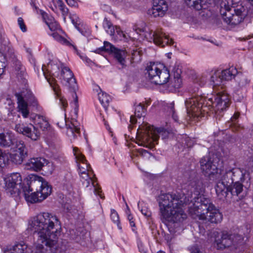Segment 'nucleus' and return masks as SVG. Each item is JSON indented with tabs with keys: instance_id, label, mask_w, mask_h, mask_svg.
<instances>
[{
	"instance_id": "a211bd4d",
	"label": "nucleus",
	"mask_w": 253,
	"mask_h": 253,
	"mask_svg": "<svg viewBox=\"0 0 253 253\" xmlns=\"http://www.w3.org/2000/svg\"><path fill=\"white\" fill-rule=\"evenodd\" d=\"M70 18L75 28L83 36L86 37L90 36L91 33L90 28L86 24L83 22L76 14L70 15Z\"/></svg>"
},
{
	"instance_id": "393cba45",
	"label": "nucleus",
	"mask_w": 253,
	"mask_h": 253,
	"mask_svg": "<svg viewBox=\"0 0 253 253\" xmlns=\"http://www.w3.org/2000/svg\"><path fill=\"white\" fill-rule=\"evenodd\" d=\"M146 106L141 103L136 106L135 108V117L131 116L130 118V122L131 125H134L137 122L135 118L136 117L140 119L142 117L145 116Z\"/></svg>"
},
{
	"instance_id": "20e7f679",
	"label": "nucleus",
	"mask_w": 253,
	"mask_h": 253,
	"mask_svg": "<svg viewBox=\"0 0 253 253\" xmlns=\"http://www.w3.org/2000/svg\"><path fill=\"white\" fill-rule=\"evenodd\" d=\"M186 202H183L180 196L175 194H161L158 203L162 218L173 222L182 221L187 216L182 209Z\"/></svg>"
},
{
	"instance_id": "cd10ccee",
	"label": "nucleus",
	"mask_w": 253,
	"mask_h": 253,
	"mask_svg": "<svg viewBox=\"0 0 253 253\" xmlns=\"http://www.w3.org/2000/svg\"><path fill=\"white\" fill-rule=\"evenodd\" d=\"M230 172H231V169H226L222 170L219 169L218 173H216L215 179H220V180L223 181L228 185L233 184V181L230 182V178L232 179V177L230 176L228 174Z\"/></svg>"
},
{
	"instance_id": "13d9d810",
	"label": "nucleus",
	"mask_w": 253,
	"mask_h": 253,
	"mask_svg": "<svg viewBox=\"0 0 253 253\" xmlns=\"http://www.w3.org/2000/svg\"><path fill=\"white\" fill-rule=\"evenodd\" d=\"M58 97L59 99V104L64 110H65L66 108L68 106L67 100L63 96H59Z\"/></svg>"
},
{
	"instance_id": "79ce46f5",
	"label": "nucleus",
	"mask_w": 253,
	"mask_h": 253,
	"mask_svg": "<svg viewBox=\"0 0 253 253\" xmlns=\"http://www.w3.org/2000/svg\"><path fill=\"white\" fill-rule=\"evenodd\" d=\"M12 249L14 253H24L27 249V245L24 242H21L15 245Z\"/></svg>"
},
{
	"instance_id": "680f3d73",
	"label": "nucleus",
	"mask_w": 253,
	"mask_h": 253,
	"mask_svg": "<svg viewBox=\"0 0 253 253\" xmlns=\"http://www.w3.org/2000/svg\"><path fill=\"white\" fill-rule=\"evenodd\" d=\"M138 247L139 251L141 253H147V249L144 247L141 243H138Z\"/></svg>"
},
{
	"instance_id": "ea45409f",
	"label": "nucleus",
	"mask_w": 253,
	"mask_h": 253,
	"mask_svg": "<svg viewBox=\"0 0 253 253\" xmlns=\"http://www.w3.org/2000/svg\"><path fill=\"white\" fill-rule=\"evenodd\" d=\"M53 39L59 42L66 45H70V42L65 38L60 35L57 31L53 32L50 35Z\"/></svg>"
},
{
	"instance_id": "f257e3e1",
	"label": "nucleus",
	"mask_w": 253,
	"mask_h": 253,
	"mask_svg": "<svg viewBox=\"0 0 253 253\" xmlns=\"http://www.w3.org/2000/svg\"><path fill=\"white\" fill-rule=\"evenodd\" d=\"M29 228L38 235L34 253H66L69 248L66 240L59 239L61 225L52 213L42 212L30 219Z\"/></svg>"
},
{
	"instance_id": "3c124183",
	"label": "nucleus",
	"mask_w": 253,
	"mask_h": 253,
	"mask_svg": "<svg viewBox=\"0 0 253 253\" xmlns=\"http://www.w3.org/2000/svg\"><path fill=\"white\" fill-rule=\"evenodd\" d=\"M103 44L104 47L105 48V52L111 54L116 47L113 44L107 41L104 42Z\"/></svg>"
},
{
	"instance_id": "a19ab883",
	"label": "nucleus",
	"mask_w": 253,
	"mask_h": 253,
	"mask_svg": "<svg viewBox=\"0 0 253 253\" xmlns=\"http://www.w3.org/2000/svg\"><path fill=\"white\" fill-rule=\"evenodd\" d=\"M9 154L0 150V167L6 166L9 161Z\"/></svg>"
},
{
	"instance_id": "69168bd1",
	"label": "nucleus",
	"mask_w": 253,
	"mask_h": 253,
	"mask_svg": "<svg viewBox=\"0 0 253 253\" xmlns=\"http://www.w3.org/2000/svg\"><path fill=\"white\" fill-rule=\"evenodd\" d=\"M57 125L60 127V128H62L64 126L66 125V121H65V119H62L61 121L60 122H57Z\"/></svg>"
},
{
	"instance_id": "1a4fd4ad",
	"label": "nucleus",
	"mask_w": 253,
	"mask_h": 253,
	"mask_svg": "<svg viewBox=\"0 0 253 253\" xmlns=\"http://www.w3.org/2000/svg\"><path fill=\"white\" fill-rule=\"evenodd\" d=\"M244 242V237L241 234L227 233H223L221 239L216 241L217 248L221 250L225 248L235 249Z\"/></svg>"
},
{
	"instance_id": "ddd939ff",
	"label": "nucleus",
	"mask_w": 253,
	"mask_h": 253,
	"mask_svg": "<svg viewBox=\"0 0 253 253\" xmlns=\"http://www.w3.org/2000/svg\"><path fill=\"white\" fill-rule=\"evenodd\" d=\"M27 149L22 141H18L15 145L11 148V152L9 154L11 161L15 164H21L27 156Z\"/></svg>"
},
{
	"instance_id": "603ef678",
	"label": "nucleus",
	"mask_w": 253,
	"mask_h": 253,
	"mask_svg": "<svg viewBox=\"0 0 253 253\" xmlns=\"http://www.w3.org/2000/svg\"><path fill=\"white\" fill-rule=\"evenodd\" d=\"M171 68V73L173 74V77H176V78L180 77L181 71L177 64H174L171 67H170L169 69Z\"/></svg>"
},
{
	"instance_id": "de8ad7c7",
	"label": "nucleus",
	"mask_w": 253,
	"mask_h": 253,
	"mask_svg": "<svg viewBox=\"0 0 253 253\" xmlns=\"http://www.w3.org/2000/svg\"><path fill=\"white\" fill-rule=\"evenodd\" d=\"M40 13L46 25L54 20V18L42 10H40Z\"/></svg>"
},
{
	"instance_id": "412c9836",
	"label": "nucleus",
	"mask_w": 253,
	"mask_h": 253,
	"mask_svg": "<svg viewBox=\"0 0 253 253\" xmlns=\"http://www.w3.org/2000/svg\"><path fill=\"white\" fill-rule=\"evenodd\" d=\"M216 182L215 187L217 195L220 199H223L227 196V192H229V186L228 184L220 179H214Z\"/></svg>"
},
{
	"instance_id": "6e6d98bb",
	"label": "nucleus",
	"mask_w": 253,
	"mask_h": 253,
	"mask_svg": "<svg viewBox=\"0 0 253 253\" xmlns=\"http://www.w3.org/2000/svg\"><path fill=\"white\" fill-rule=\"evenodd\" d=\"M115 35L116 34L120 38H125L126 35L120 26H115Z\"/></svg>"
},
{
	"instance_id": "e2e57ef3",
	"label": "nucleus",
	"mask_w": 253,
	"mask_h": 253,
	"mask_svg": "<svg viewBox=\"0 0 253 253\" xmlns=\"http://www.w3.org/2000/svg\"><path fill=\"white\" fill-rule=\"evenodd\" d=\"M5 103L6 104H7L9 106L8 109L13 110L14 108V104L10 99L7 98Z\"/></svg>"
},
{
	"instance_id": "4468645a",
	"label": "nucleus",
	"mask_w": 253,
	"mask_h": 253,
	"mask_svg": "<svg viewBox=\"0 0 253 253\" xmlns=\"http://www.w3.org/2000/svg\"><path fill=\"white\" fill-rule=\"evenodd\" d=\"M201 169L204 174L209 176L211 180L215 179L216 173L219 169L212 164L209 157H204L200 161Z\"/></svg>"
},
{
	"instance_id": "473e14b6",
	"label": "nucleus",
	"mask_w": 253,
	"mask_h": 253,
	"mask_svg": "<svg viewBox=\"0 0 253 253\" xmlns=\"http://www.w3.org/2000/svg\"><path fill=\"white\" fill-rule=\"evenodd\" d=\"M98 96L100 103L106 110L109 106L110 102L112 99L111 96L106 93L102 91L98 93Z\"/></svg>"
},
{
	"instance_id": "72a5a7b5",
	"label": "nucleus",
	"mask_w": 253,
	"mask_h": 253,
	"mask_svg": "<svg viewBox=\"0 0 253 253\" xmlns=\"http://www.w3.org/2000/svg\"><path fill=\"white\" fill-rule=\"evenodd\" d=\"M229 186V192L233 196H238L243 191V185L241 182H234Z\"/></svg>"
},
{
	"instance_id": "37998d69",
	"label": "nucleus",
	"mask_w": 253,
	"mask_h": 253,
	"mask_svg": "<svg viewBox=\"0 0 253 253\" xmlns=\"http://www.w3.org/2000/svg\"><path fill=\"white\" fill-rule=\"evenodd\" d=\"M45 161L42 167V170L44 171L48 174H51L54 171L55 167L52 162H49L47 160L45 159Z\"/></svg>"
},
{
	"instance_id": "423d86ee",
	"label": "nucleus",
	"mask_w": 253,
	"mask_h": 253,
	"mask_svg": "<svg viewBox=\"0 0 253 253\" xmlns=\"http://www.w3.org/2000/svg\"><path fill=\"white\" fill-rule=\"evenodd\" d=\"M73 152L83 184L85 187H88L91 183V187H93L94 194L103 199L104 196L101 194L100 188L97 186V183H96V178L94 177L92 170L89 165L87 163L84 156L82 155L77 148H74Z\"/></svg>"
},
{
	"instance_id": "dca6fc26",
	"label": "nucleus",
	"mask_w": 253,
	"mask_h": 253,
	"mask_svg": "<svg viewBox=\"0 0 253 253\" xmlns=\"http://www.w3.org/2000/svg\"><path fill=\"white\" fill-rule=\"evenodd\" d=\"M15 129L17 132L26 135L33 140H37L40 136V132L31 124L27 126L24 124H18L16 125Z\"/></svg>"
},
{
	"instance_id": "f8f14e48",
	"label": "nucleus",
	"mask_w": 253,
	"mask_h": 253,
	"mask_svg": "<svg viewBox=\"0 0 253 253\" xmlns=\"http://www.w3.org/2000/svg\"><path fill=\"white\" fill-rule=\"evenodd\" d=\"M71 93L73 99V101L71 103L73 109L70 113L71 125L67 126V128L68 132L70 131L74 134L75 132L80 133L81 127L79 123L77 121L79 110L77 95L74 91H72Z\"/></svg>"
},
{
	"instance_id": "4be33fe9",
	"label": "nucleus",
	"mask_w": 253,
	"mask_h": 253,
	"mask_svg": "<svg viewBox=\"0 0 253 253\" xmlns=\"http://www.w3.org/2000/svg\"><path fill=\"white\" fill-rule=\"evenodd\" d=\"M230 176L232 177L230 178V182H243L245 180V170L238 168H235L231 169V172L228 173Z\"/></svg>"
},
{
	"instance_id": "4c0bfd02",
	"label": "nucleus",
	"mask_w": 253,
	"mask_h": 253,
	"mask_svg": "<svg viewBox=\"0 0 253 253\" xmlns=\"http://www.w3.org/2000/svg\"><path fill=\"white\" fill-rule=\"evenodd\" d=\"M37 125L39 126L42 130L48 129L49 127L48 122L46 118L42 116H38L36 119Z\"/></svg>"
},
{
	"instance_id": "9b49d317",
	"label": "nucleus",
	"mask_w": 253,
	"mask_h": 253,
	"mask_svg": "<svg viewBox=\"0 0 253 253\" xmlns=\"http://www.w3.org/2000/svg\"><path fill=\"white\" fill-rule=\"evenodd\" d=\"M5 190L10 195L18 194L21 188L22 177L19 173H13L4 179Z\"/></svg>"
},
{
	"instance_id": "0e129e2a",
	"label": "nucleus",
	"mask_w": 253,
	"mask_h": 253,
	"mask_svg": "<svg viewBox=\"0 0 253 253\" xmlns=\"http://www.w3.org/2000/svg\"><path fill=\"white\" fill-rule=\"evenodd\" d=\"M239 114L236 113L234 114L233 116L231 118V121L233 124H235L236 120L239 118Z\"/></svg>"
},
{
	"instance_id": "c9c22d12",
	"label": "nucleus",
	"mask_w": 253,
	"mask_h": 253,
	"mask_svg": "<svg viewBox=\"0 0 253 253\" xmlns=\"http://www.w3.org/2000/svg\"><path fill=\"white\" fill-rule=\"evenodd\" d=\"M223 81L221 73L218 71H215L211 77V81L214 86L220 85Z\"/></svg>"
},
{
	"instance_id": "f3484780",
	"label": "nucleus",
	"mask_w": 253,
	"mask_h": 253,
	"mask_svg": "<svg viewBox=\"0 0 253 253\" xmlns=\"http://www.w3.org/2000/svg\"><path fill=\"white\" fill-rule=\"evenodd\" d=\"M168 5L165 0H153L152 7L148 10V14L154 17H163L168 10Z\"/></svg>"
},
{
	"instance_id": "aec40b11",
	"label": "nucleus",
	"mask_w": 253,
	"mask_h": 253,
	"mask_svg": "<svg viewBox=\"0 0 253 253\" xmlns=\"http://www.w3.org/2000/svg\"><path fill=\"white\" fill-rule=\"evenodd\" d=\"M170 77L169 70L164 67L163 69L160 70L158 76L156 77L154 84L167 85Z\"/></svg>"
},
{
	"instance_id": "bf43d9fd",
	"label": "nucleus",
	"mask_w": 253,
	"mask_h": 253,
	"mask_svg": "<svg viewBox=\"0 0 253 253\" xmlns=\"http://www.w3.org/2000/svg\"><path fill=\"white\" fill-rule=\"evenodd\" d=\"M27 58L30 63H35L36 59L32 55L31 51L30 49H27Z\"/></svg>"
},
{
	"instance_id": "9d476101",
	"label": "nucleus",
	"mask_w": 253,
	"mask_h": 253,
	"mask_svg": "<svg viewBox=\"0 0 253 253\" xmlns=\"http://www.w3.org/2000/svg\"><path fill=\"white\" fill-rule=\"evenodd\" d=\"M144 37L149 42H153L156 45L165 47L166 45H171L174 43L173 40L170 39L162 30L153 31L149 30L144 33Z\"/></svg>"
},
{
	"instance_id": "0eeeda50",
	"label": "nucleus",
	"mask_w": 253,
	"mask_h": 253,
	"mask_svg": "<svg viewBox=\"0 0 253 253\" xmlns=\"http://www.w3.org/2000/svg\"><path fill=\"white\" fill-rule=\"evenodd\" d=\"M42 64V70L45 78L50 84L54 87L53 83L50 79L47 78V75L59 77V79L65 82L66 85L70 87L74 88L76 86V81L74 74L71 70L68 67L64 66V64Z\"/></svg>"
},
{
	"instance_id": "c85d7f7f",
	"label": "nucleus",
	"mask_w": 253,
	"mask_h": 253,
	"mask_svg": "<svg viewBox=\"0 0 253 253\" xmlns=\"http://www.w3.org/2000/svg\"><path fill=\"white\" fill-rule=\"evenodd\" d=\"M220 73L224 81H229L234 78L237 75L238 70L236 67L232 65Z\"/></svg>"
},
{
	"instance_id": "58836bf2",
	"label": "nucleus",
	"mask_w": 253,
	"mask_h": 253,
	"mask_svg": "<svg viewBox=\"0 0 253 253\" xmlns=\"http://www.w3.org/2000/svg\"><path fill=\"white\" fill-rule=\"evenodd\" d=\"M103 27L107 32L111 36L115 35L114 27L112 22L107 18H105L103 22Z\"/></svg>"
},
{
	"instance_id": "8fccbe9b",
	"label": "nucleus",
	"mask_w": 253,
	"mask_h": 253,
	"mask_svg": "<svg viewBox=\"0 0 253 253\" xmlns=\"http://www.w3.org/2000/svg\"><path fill=\"white\" fill-rule=\"evenodd\" d=\"M15 74L20 77H24L26 75L25 69L21 64H16L15 67Z\"/></svg>"
},
{
	"instance_id": "5701e85b",
	"label": "nucleus",
	"mask_w": 253,
	"mask_h": 253,
	"mask_svg": "<svg viewBox=\"0 0 253 253\" xmlns=\"http://www.w3.org/2000/svg\"><path fill=\"white\" fill-rule=\"evenodd\" d=\"M15 96L17 99L18 111L21 113L23 118H27L30 113L28 103L20 94L16 93Z\"/></svg>"
},
{
	"instance_id": "bb28decb",
	"label": "nucleus",
	"mask_w": 253,
	"mask_h": 253,
	"mask_svg": "<svg viewBox=\"0 0 253 253\" xmlns=\"http://www.w3.org/2000/svg\"><path fill=\"white\" fill-rule=\"evenodd\" d=\"M186 4L190 8L200 10L206 5L208 0H184Z\"/></svg>"
},
{
	"instance_id": "052dcab7",
	"label": "nucleus",
	"mask_w": 253,
	"mask_h": 253,
	"mask_svg": "<svg viewBox=\"0 0 253 253\" xmlns=\"http://www.w3.org/2000/svg\"><path fill=\"white\" fill-rule=\"evenodd\" d=\"M170 112L172 114V117L174 120V121L177 122L178 120V117L176 115L174 114V108L173 106L171 104L170 105Z\"/></svg>"
},
{
	"instance_id": "4d7b16f0",
	"label": "nucleus",
	"mask_w": 253,
	"mask_h": 253,
	"mask_svg": "<svg viewBox=\"0 0 253 253\" xmlns=\"http://www.w3.org/2000/svg\"><path fill=\"white\" fill-rule=\"evenodd\" d=\"M140 211L144 216L146 217H150L151 215V212L150 210L145 206L141 205Z\"/></svg>"
},
{
	"instance_id": "338daca9",
	"label": "nucleus",
	"mask_w": 253,
	"mask_h": 253,
	"mask_svg": "<svg viewBox=\"0 0 253 253\" xmlns=\"http://www.w3.org/2000/svg\"><path fill=\"white\" fill-rule=\"evenodd\" d=\"M105 47H104V45L96 48L95 50V52L97 53H101L102 52H105Z\"/></svg>"
},
{
	"instance_id": "c756f323",
	"label": "nucleus",
	"mask_w": 253,
	"mask_h": 253,
	"mask_svg": "<svg viewBox=\"0 0 253 253\" xmlns=\"http://www.w3.org/2000/svg\"><path fill=\"white\" fill-rule=\"evenodd\" d=\"M111 55L119 63H123L127 56V52L126 49L115 47Z\"/></svg>"
},
{
	"instance_id": "7c9ffc66",
	"label": "nucleus",
	"mask_w": 253,
	"mask_h": 253,
	"mask_svg": "<svg viewBox=\"0 0 253 253\" xmlns=\"http://www.w3.org/2000/svg\"><path fill=\"white\" fill-rule=\"evenodd\" d=\"M128 55V59L130 60V63H139L142 60V52L137 49H133Z\"/></svg>"
},
{
	"instance_id": "a878e982",
	"label": "nucleus",
	"mask_w": 253,
	"mask_h": 253,
	"mask_svg": "<svg viewBox=\"0 0 253 253\" xmlns=\"http://www.w3.org/2000/svg\"><path fill=\"white\" fill-rule=\"evenodd\" d=\"M14 135L11 132L0 133V145L9 147L13 143Z\"/></svg>"
},
{
	"instance_id": "a18cd8bd",
	"label": "nucleus",
	"mask_w": 253,
	"mask_h": 253,
	"mask_svg": "<svg viewBox=\"0 0 253 253\" xmlns=\"http://www.w3.org/2000/svg\"><path fill=\"white\" fill-rule=\"evenodd\" d=\"M111 218L114 223L117 225L119 229H122L119 215L117 212L114 209L111 210Z\"/></svg>"
},
{
	"instance_id": "49530a36",
	"label": "nucleus",
	"mask_w": 253,
	"mask_h": 253,
	"mask_svg": "<svg viewBox=\"0 0 253 253\" xmlns=\"http://www.w3.org/2000/svg\"><path fill=\"white\" fill-rule=\"evenodd\" d=\"M40 13L46 25L54 20V18L42 10H40Z\"/></svg>"
},
{
	"instance_id": "864d4df0",
	"label": "nucleus",
	"mask_w": 253,
	"mask_h": 253,
	"mask_svg": "<svg viewBox=\"0 0 253 253\" xmlns=\"http://www.w3.org/2000/svg\"><path fill=\"white\" fill-rule=\"evenodd\" d=\"M138 154L144 159H149L152 157V154L147 150L140 148L137 149Z\"/></svg>"
},
{
	"instance_id": "b1692460",
	"label": "nucleus",
	"mask_w": 253,
	"mask_h": 253,
	"mask_svg": "<svg viewBox=\"0 0 253 253\" xmlns=\"http://www.w3.org/2000/svg\"><path fill=\"white\" fill-rule=\"evenodd\" d=\"M158 64H150L146 68L145 73L147 78L152 83L154 84L156 77L158 76L160 69L158 67Z\"/></svg>"
},
{
	"instance_id": "2eb2a0df",
	"label": "nucleus",
	"mask_w": 253,
	"mask_h": 253,
	"mask_svg": "<svg viewBox=\"0 0 253 253\" xmlns=\"http://www.w3.org/2000/svg\"><path fill=\"white\" fill-rule=\"evenodd\" d=\"M167 132L163 128H156L149 130L148 134L144 136L143 142L145 143L143 145L146 147H153L155 143L157 142L160 136H164Z\"/></svg>"
},
{
	"instance_id": "c03bdc74",
	"label": "nucleus",
	"mask_w": 253,
	"mask_h": 253,
	"mask_svg": "<svg viewBox=\"0 0 253 253\" xmlns=\"http://www.w3.org/2000/svg\"><path fill=\"white\" fill-rule=\"evenodd\" d=\"M126 213L127 215V219L129 220L130 226L132 227V230L133 231H135V224L134 222V219H133V217L132 215L131 214L130 209L126 204Z\"/></svg>"
},
{
	"instance_id": "6ab92c4d",
	"label": "nucleus",
	"mask_w": 253,
	"mask_h": 253,
	"mask_svg": "<svg viewBox=\"0 0 253 253\" xmlns=\"http://www.w3.org/2000/svg\"><path fill=\"white\" fill-rule=\"evenodd\" d=\"M44 163H46V162L44 158H32L29 159L26 162L25 164V168L28 170L39 171L42 169Z\"/></svg>"
},
{
	"instance_id": "39448f33",
	"label": "nucleus",
	"mask_w": 253,
	"mask_h": 253,
	"mask_svg": "<svg viewBox=\"0 0 253 253\" xmlns=\"http://www.w3.org/2000/svg\"><path fill=\"white\" fill-rule=\"evenodd\" d=\"M30 179L29 185L23 189L25 199L28 203L41 202L51 194L52 188L42 177L33 174Z\"/></svg>"
},
{
	"instance_id": "774afa93",
	"label": "nucleus",
	"mask_w": 253,
	"mask_h": 253,
	"mask_svg": "<svg viewBox=\"0 0 253 253\" xmlns=\"http://www.w3.org/2000/svg\"><path fill=\"white\" fill-rule=\"evenodd\" d=\"M3 253H14V252L12 248H11L9 249L7 248L4 250Z\"/></svg>"
},
{
	"instance_id": "f03ea898",
	"label": "nucleus",
	"mask_w": 253,
	"mask_h": 253,
	"mask_svg": "<svg viewBox=\"0 0 253 253\" xmlns=\"http://www.w3.org/2000/svg\"><path fill=\"white\" fill-rule=\"evenodd\" d=\"M188 190L191 193V202L188 210L192 217L196 219L217 223L222 220V214L218 209L210 203L209 199L202 197L204 189L202 182L197 179L190 180Z\"/></svg>"
},
{
	"instance_id": "2f4dec72",
	"label": "nucleus",
	"mask_w": 253,
	"mask_h": 253,
	"mask_svg": "<svg viewBox=\"0 0 253 253\" xmlns=\"http://www.w3.org/2000/svg\"><path fill=\"white\" fill-rule=\"evenodd\" d=\"M181 85L182 80L181 77H173V79L170 78L167 86L169 90L172 91L176 88H180Z\"/></svg>"
},
{
	"instance_id": "7ed1b4c3",
	"label": "nucleus",
	"mask_w": 253,
	"mask_h": 253,
	"mask_svg": "<svg viewBox=\"0 0 253 253\" xmlns=\"http://www.w3.org/2000/svg\"><path fill=\"white\" fill-rule=\"evenodd\" d=\"M230 99L227 94L220 92L211 97L205 98L198 96L185 101L187 112L189 119L198 121L212 110L223 111L229 106Z\"/></svg>"
},
{
	"instance_id": "e433bc0d",
	"label": "nucleus",
	"mask_w": 253,
	"mask_h": 253,
	"mask_svg": "<svg viewBox=\"0 0 253 253\" xmlns=\"http://www.w3.org/2000/svg\"><path fill=\"white\" fill-rule=\"evenodd\" d=\"M56 4L61 12L62 16L64 22L66 21V17L69 14V9L62 0H57Z\"/></svg>"
},
{
	"instance_id": "6e6552de",
	"label": "nucleus",
	"mask_w": 253,
	"mask_h": 253,
	"mask_svg": "<svg viewBox=\"0 0 253 253\" xmlns=\"http://www.w3.org/2000/svg\"><path fill=\"white\" fill-rule=\"evenodd\" d=\"M229 2L221 3L220 13L223 21L231 28L234 27L243 21L247 14L245 8L240 6L236 8L233 5H230Z\"/></svg>"
},
{
	"instance_id": "09e8293b",
	"label": "nucleus",
	"mask_w": 253,
	"mask_h": 253,
	"mask_svg": "<svg viewBox=\"0 0 253 253\" xmlns=\"http://www.w3.org/2000/svg\"><path fill=\"white\" fill-rule=\"evenodd\" d=\"M47 25L50 30L53 32L57 31H62L60 26L58 22L55 21V20L48 24Z\"/></svg>"
},
{
	"instance_id": "5fc2aeb1",
	"label": "nucleus",
	"mask_w": 253,
	"mask_h": 253,
	"mask_svg": "<svg viewBox=\"0 0 253 253\" xmlns=\"http://www.w3.org/2000/svg\"><path fill=\"white\" fill-rule=\"evenodd\" d=\"M17 22H18V25L20 30H21V31L23 32H27V27L25 24L23 19L22 17H20L18 18Z\"/></svg>"
},
{
	"instance_id": "f704fd0d",
	"label": "nucleus",
	"mask_w": 253,
	"mask_h": 253,
	"mask_svg": "<svg viewBox=\"0 0 253 253\" xmlns=\"http://www.w3.org/2000/svg\"><path fill=\"white\" fill-rule=\"evenodd\" d=\"M236 82L238 85V89H243L249 85L250 81L248 78L243 75H239L237 79Z\"/></svg>"
}]
</instances>
